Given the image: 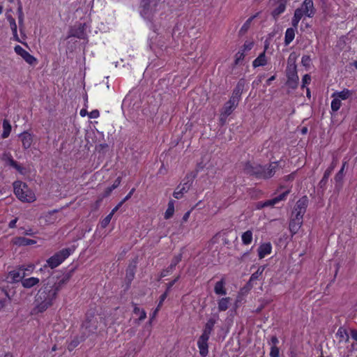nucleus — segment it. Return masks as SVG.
Wrapping results in <instances>:
<instances>
[{
	"mask_svg": "<svg viewBox=\"0 0 357 357\" xmlns=\"http://www.w3.org/2000/svg\"><path fill=\"white\" fill-rule=\"evenodd\" d=\"M66 280L55 277H49L43 281L42 287L34 297L33 314L43 313L52 307L56 301L59 291Z\"/></svg>",
	"mask_w": 357,
	"mask_h": 357,
	"instance_id": "1",
	"label": "nucleus"
},
{
	"mask_svg": "<svg viewBox=\"0 0 357 357\" xmlns=\"http://www.w3.org/2000/svg\"><path fill=\"white\" fill-rule=\"evenodd\" d=\"M278 165L276 162H272L266 165L258 164L246 163L244 170L246 174L255 176L257 178L268 179L273 176Z\"/></svg>",
	"mask_w": 357,
	"mask_h": 357,
	"instance_id": "2",
	"label": "nucleus"
},
{
	"mask_svg": "<svg viewBox=\"0 0 357 357\" xmlns=\"http://www.w3.org/2000/svg\"><path fill=\"white\" fill-rule=\"evenodd\" d=\"M241 94L239 89L234 90L229 100L224 105L220 114V121L222 124L225 123L227 117L231 114L238 106Z\"/></svg>",
	"mask_w": 357,
	"mask_h": 357,
	"instance_id": "3",
	"label": "nucleus"
},
{
	"mask_svg": "<svg viewBox=\"0 0 357 357\" xmlns=\"http://www.w3.org/2000/svg\"><path fill=\"white\" fill-rule=\"evenodd\" d=\"M13 188L15 195L22 202H33L36 200L35 194L29 189L26 183L17 181L14 182Z\"/></svg>",
	"mask_w": 357,
	"mask_h": 357,
	"instance_id": "4",
	"label": "nucleus"
},
{
	"mask_svg": "<svg viewBox=\"0 0 357 357\" xmlns=\"http://www.w3.org/2000/svg\"><path fill=\"white\" fill-rule=\"evenodd\" d=\"M287 84L294 89L297 86L298 82V76L297 75L296 58L291 54L288 59L287 68Z\"/></svg>",
	"mask_w": 357,
	"mask_h": 357,
	"instance_id": "5",
	"label": "nucleus"
},
{
	"mask_svg": "<svg viewBox=\"0 0 357 357\" xmlns=\"http://www.w3.org/2000/svg\"><path fill=\"white\" fill-rule=\"evenodd\" d=\"M71 254L70 248H65L54 254L47 260V264L51 268H54L60 265Z\"/></svg>",
	"mask_w": 357,
	"mask_h": 357,
	"instance_id": "6",
	"label": "nucleus"
},
{
	"mask_svg": "<svg viewBox=\"0 0 357 357\" xmlns=\"http://www.w3.org/2000/svg\"><path fill=\"white\" fill-rule=\"evenodd\" d=\"M308 200L306 197L298 199L294 208L291 217L298 220H303L304 214L306 212Z\"/></svg>",
	"mask_w": 357,
	"mask_h": 357,
	"instance_id": "7",
	"label": "nucleus"
},
{
	"mask_svg": "<svg viewBox=\"0 0 357 357\" xmlns=\"http://www.w3.org/2000/svg\"><path fill=\"white\" fill-rule=\"evenodd\" d=\"M183 181V183L179 185L173 193L174 197L177 199H181L183 195L190 190L193 181V177L187 176Z\"/></svg>",
	"mask_w": 357,
	"mask_h": 357,
	"instance_id": "8",
	"label": "nucleus"
},
{
	"mask_svg": "<svg viewBox=\"0 0 357 357\" xmlns=\"http://www.w3.org/2000/svg\"><path fill=\"white\" fill-rule=\"evenodd\" d=\"M289 191L287 190L284 192L283 193L280 194V195L271 199H268L264 202H259L256 204V208L257 209H261L264 207H269V206H273L276 204L279 203L281 201H283L286 199L287 195L289 194Z\"/></svg>",
	"mask_w": 357,
	"mask_h": 357,
	"instance_id": "9",
	"label": "nucleus"
},
{
	"mask_svg": "<svg viewBox=\"0 0 357 357\" xmlns=\"http://www.w3.org/2000/svg\"><path fill=\"white\" fill-rule=\"evenodd\" d=\"M15 52L20 56L28 64L36 65L38 62L37 59L33 55L30 54L26 50L22 48L20 45H15L14 47Z\"/></svg>",
	"mask_w": 357,
	"mask_h": 357,
	"instance_id": "10",
	"label": "nucleus"
},
{
	"mask_svg": "<svg viewBox=\"0 0 357 357\" xmlns=\"http://www.w3.org/2000/svg\"><path fill=\"white\" fill-rule=\"evenodd\" d=\"M208 336H206V335L202 334V335L199 337L197 341V346L199 350V354L202 357H206L208 354Z\"/></svg>",
	"mask_w": 357,
	"mask_h": 357,
	"instance_id": "11",
	"label": "nucleus"
},
{
	"mask_svg": "<svg viewBox=\"0 0 357 357\" xmlns=\"http://www.w3.org/2000/svg\"><path fill=\"white\" fill-rule=\"evenodd\" d=\"M305 14V16L312 17L315 13V9L312 0H305L299 8Z\"/></svg>",
	"mask_w": 357,
	"mask_h": 357,
	"instance_id": "12",
	"label": "nucleus"
},
{
	"mask_svg": "<svg viewBox=\"0 0 357 357\" xmlns=\"http://www.w3.org/2000/svg\"><path fill=\"white\" fill-rule=\"evenodd\" d=\"M11 243L15 245L20 247L36 244V241L22 236H16L12 239Z\"/></svg>",
	"mask_w": 357,
	"mask_h": 357,
	"instance_id": "13",
	"label": "nucleus"
},
{
	"mask_svg": "<svg viewBox=\"0 0 357 357\" xmlns=\"http://www.w3.org/2000/svg\"><path fill=\"white\" fill-rule=\"evenodd\" d=\"M20 138L24 149L30 148L33 142V135L29 132L21 133Z\"/></svg>",
	"mask_w": 357,
	"mask_h": 357,
	"instance_id": "14",
	"label": "nucleus"
},
{
	"mask_svg": "<svg viewBox=\"0 0 357 357\" xmlns=\"http://www.w3.org/2000/svg\"><path fill=\"white\" fill-rule=\"evenodd\" d=\"M268 48V45L265 46L264 50L253 61L252 66L257 68L260 66H264L267 64V58L266 56V51Z\"/></svg>",
	"mask_w": 357,
	"mask_h": 357,
	"instance_id": "15",
	"label": "nucleus"
},
{
	"mask_svg": "<svg viewBox=\"0 0 357 357\" xmlns=\"http://www.w3.org/2000/svg\"><path fill=\"white\" fill-rule=\"evenodd\" d=\"M354 94V92L348 89H344L340 91H335L332 93L331 97H337L341 101L346 100L350 98Z\"/></svg>",
	"mask_w": 357,
	"mask_h": 357,
	"instance_id": "16",
	"label": "nucleus"
},
{
	"mask_svg": "<svg viewBox=\"0 0 357 357\" xmlns=\"http://www.w3.org/2000/svg\"><path fill=\"white\" fill-rule=\"evenodd\" d=\"M57 210H53L48 211L45 213H44L40 218L43 219L45 220V222L47 225H52L54 224L57 220V217L56 215V213L57 212Z\"/></svg>",
	"mask_w": 357,
	"mask_h": 357,
	"instance_id": "17",
	"label": "nucleus"
},
{
	"mask_svg": "<svg viewBox=\"0 0 357 357\" xmlns=\"http://www.w3.org/2000/svg\"><path fill=\"white\" fill-rule=\"evenodd\" d=\"M6 18L8 22H9L10 27L12 30L13 39L17 42L21 43V40L17 34V26L15 19L10 15H7Z\"/></svg>",
	"mask_w": 357,
	"mask_h": 357,
	"instance_id": "18",
	"label": "nucleus"
},
{
	"mask_svg": "<svg viewBox=\"0 0 357 357\" xmlns=\"http://www.w3.org/2000/svg\"><path fill=\"white\" fill-rule=\"evenodd\" d=\"M272 246L270 243H263L258 248V255L259 259H263L266 255L271 254Z\"/></svg>",
	"mask_w": 357,
	"mask_h": 357,
	"instance_id": "19",
	"label": "nucleus"
},
{
	"mask_svg": "<svg viewBox=\"0 0 357 357\" xmlns=\"http://www.w3.org/2000/svg\"><path fill=\"white\" fill-rule=\"evenodd\" d=\"M303 225V220H298L291 217L289 221V230L292 235L296 234Z\"/></svg>",
	"mask_w": 357,
	"mask_h": 357,
	"instance_id": "20",
	"label": "nucleus"
},
{
	"mask_svg": "<svg viewBox=\"0 0 357 357\" xmlns=\"http://www.w3.org/2000/svg\"><path fill=\"white\" fill-rule=\"evenodd\" d=\"M82 327L88 329L89 333H93L96 331L98 328V322L96 320H94L93 318L89 319V317L86 319V321L83 323Z\"/></svg>",
	"mask_w": 357,
	"mask_h": 357,
	"instance_id": "21",
	"label": "nucleus"
},
{
	"mask_svg": "<svg viewBox=\"0 0 357 357\" xmlns=\"http://www.w3.org/2000/svg\"><path fill=\"white\" fill-rule=\"evenodd\" d=\"M225 281L222 278L220 281L217 282L214 287V291L217 295L225 296L227 294V290L225 289Z\"/></svg>",
	"mask_w": 357,
	"mask_h": 357,
	"instance_id": "22",
	"label": "nucleus"
},
{
	"mask_svg": "<svg viewBox=\"0 0 357 357\" xmlns=\"http://www.w3.org/2000/svg\"><path fill=\"white\" fill-rule=\"evenodd\" d=\"M40 282V280L38 278L31 277L29 278H24L22 280V285L26 289H30Z\"/></svg>",
	"mask_w": 357,
	"mask_h": 357,
	"instance_id": "23",
	"label": "nucleus"
},
{
	"mask_svg": "<svg viewBox=\"0 0 357 357\" xmlns=\"http://www.w3.org/2000/svg\"><path fill=\"white\" fill-rule=\"evenodd\" d=\"M231 299L229 297H225L218 300V308L220 312L226 311L230 304Z\"/></svg>",
	"mask_w": 357,
	"mask_h": 357,
	"instance_id": "24",
	"label": "nucleus"
},
{
	"mask_svg": "<svg viewBox=\"0 0 357 357\" xmlns=\"http://www.w3.org/2000/svg\"><path fill=\"white\" fill-rule=\"evenodd\" d=\"M286 9V1L281 0L280 2L276 6V7L272 11V15L275 19H277L278 16L284 12Z\"/></svg>",
	"mask_w": 357,
	"mask_h": 357,
	"instance_id": "25",
	"label": "nucleus"
},
{
	"mask_svg": "<svg viewBox=\"0 0 357 357\" xmlns=\"http://www.w3.org/2000/svg\"><path fill=\"white\" fill-rule=\"evenodd\" d=\"M296 29H297V27L293 26L291 28H288L286 30L285 36H284V43L286 45H288L289 44H290L294 39L295 32H296Z\"/></svg>",
	"mask_w": 357,
	"mask_h": 357,
	"instance_id": "26",
	"label": "nucleus"
},
{
	"mask_svg": "<svg viewBox=\"0 0 357 357\" xmlns=\"http://www.w3.org/2000/svg\"><path fill=\"white\" fill-rule=\"evenodd\" d=\"M9 276L12 279V280L15 282L21 281L26 276V273H22V271L20 270H14L9 273Z\"/></svg>",
	"mask_w": 357,
	"mask_h": 357,
	"instance_id": "27",
	"label": "nucleus"
},
{
	"mask_svg": "<svg viewBox=\"0 0 357 357\" xmlns=\"http://www.w3.org/2000/svg\"><path fill=\"white\" fill-rule=\"evenodd\" d=\"M336 164H337L336 160H333L332 162L331 166L325 171L324 176L320 181L321 185H324L326 183L327 180L329 178L330 175L331 174L332 172L333 171V169L335 168Z\"/></svg>",
	"mask_w": 357,
	"mask_h": 357,
	"instance_id": "28",
	"label": "nucleus"
},
{
	"mask_svg": "<svg viewBox=\"0 0 357 357\" xmlns=\"http://www.w3.org/2000/svg\"><path fill=\"white\" fill-rule=\"evenodd\" d=\"M215 323H216V319H215V318L209 319L205 325V328L204 329L202 335H206V336L210 337V334L212 332Z\"/></svg>",
	"mask_w": 357,
	"mask_h": 357,
	"instance_id": "29",
	"label": "nucleus"
},
{
	"mask_svg": "<svg viewBox=\"0 0 357 357\" xmlns=\"http://www.w3.org/2000/svg\"><path fill=\"white\" fill-rule=\"evenodd\" d=\"M305 14L299 9L296 8L294 11V17L291 20V24L294 27H298V23Z\"/></svg>",
	"mask_w": 357,
	"mask_h": 357,
	"instance_id": "30",
	"label": "nucleus"
},
{
	"mask_svg": "<svg viewBox=\"0 0 357 357\" xmlns=\"http://www.w3.org/2000/svg\"><path fill=\"white\" fill-rule=\"evenodd\" d=\"M132 306H133L134 314L139 315L138 320L139 321L144 320L146 318V312H145V310L138 307L137 304H135V303H132Z\"/></svg>",
	"mask_w": 357,
	"mask_h": 357,
	"instance_id": "31",
	"label": "nucleus"
},
{
	"mask_svg": "<svg viewBox=\"0 0 357 357\" xmlns=\"http://www.w3.org/2000/svg\"><path fill=\"white\" fill-rule=\"evenodd\" d=\"M141 6L144 9V13L146 14L149 9L151 8L152 6H156V1L155 0H142Z\"/></svg>",
	"mask_w": 357,
	"mask_h": 357,
	"instance_id": "32",
	"label": "nucleus"
},
{
	"mask_svg": "<svg viewBox=\"0 0 357 357\" xmlns=\"http://www.w3.org/2000/svg\"><path fill=\"white\" fill-rule=\"evenodd\" d=\"M174 213V201L171 199L168 203L167 208L165 213V218L166 220L172 217Z\"/></svg>",
	"mask_w": 357,
	"mask_h": 357,
	"instance_id": "33",
	"label": "nucleus"
},
{
	"mask_svg": "<svg viewBox=\"0 0 357 357\" xmlns=\"http://www.w3.org/2000/svg\"><path fill=\"white\" fill-rule=\"evenodd\" d=\"M243 244L250 245L252 241V232L251 230H248L243 233L241 236Z\"/></svg>",
	"mask_w": 357,
	"mask_h": 357,
	"instance_id": "34",
	"label": "nucleus"
},
{
	"mask_svg": "<svg viewBox=\"0 0 357 357\" xmlns=\"http://www.w3.org/2000/svg\"><path fill=\"white\" fill-rule=\"evenodd\" d=\"M3 133H2V137L6 138L9 136L10 131H11V126L8 121L4 120L3 121Z\"/></svg>",
	"mask_w": 357,
	"mask_h": 357,
	"instance_id": "35",
	"label": "nucleus"
},
{
	"mask_svg": "<svg viewBox=\"0 0 357 357\" xmlns=\"http://www.w3.org/2000/svg\"><path fill=\"white\" fill-rule=\"evenodd\" d=\"M181 258H182L181 254H179L178 255L175 256L173 258V259H172V261L171 262V264L167 268V271H171L172 272L175 268L176 266L181 261Z\"/></svg>",
	"mask_w": 357,
	"mask_h": 357,
	"instance_id": "36",
	"label": "nucleus"
},
{
	"mask_svg": "<svg viewBox=\"0 0 357 357\" xmlns=\"http://www.w3.org/2000/svg\"><path fill=\"white\" fill-rule=\"evenodd\" d=\"M333 98L331 101V109L333 112H337L340 109L342 106V101L337 97H331Z\"/></svg>",
	"mask_w": 357,
	"mask_h": 357,
	"instance_id": "37",
	"label": "nucleus"
},
{
	"mask_svg": "<svg viewBox=\"0 0 357 357\" xmlns=\"http://www.w3.org/2000/svg\"><path fill=\"white\" fill-rule=\"evenodd\" d=\"M17 14H18V22L20 27V31L22 30L24 26V13L22 11V6L21 4L19 5L17 8Z\"/></svg>",
	"mask_w": 357,
	"mask_h": 357,
	"instance_id": "38",
	"label": "nucleus"
},
{
	"mask_svg": "<svg viewBox=\"0 0 357 357\" xmlns=\"http://www.w3.org/2000/svg\"><path fill=\"white\" fill-rule=\"evenodd\" d=\"M346 162H344L342 165V167H341L340 170L338 172V173L335 176V180L337 183V184L341 185V183L343 179L344 176V169L345 167Z\"/></svg>",
	"mask_w": 357,
	"mask_h": 357,
	"instance_id": "39",
	"label": "nucleus"
},
{
	"mask_svg": "<svg viewBox=\"0 0 357 357\" xmlns=\"http://www.w3.org/2000/svg\"><path fill=\"white\" fill-rule=\"evenodd\" d=\"M8 162L10 166L16 169L21 174H24L25 173V169L22 167L17 162L14 161L13 159L8 158Z\"/></svg>",
	"mask_w": 357,
	"mask_h": 357,
	"instance_id": "40",
	"label": "nucleus"
},
{
	"mask_svg": "<svg viewBox=\"0 0 357 357\" xmlns=\"http://www.w3.org/2000/svg\"><path fill=\"white\" fill-rule=\"evenodd\" d=\"M254 46V42L252 40H246L242 46L241 50L244 53L249 52L252 49Z\"/></svg>",
	"mask_w": 357,
	"mask_h": 357,
	"instance_id": "41",
	"label": "nucleus"
},
{
	"mask_svg": "<svg viewBox=\"0 0 357 357\" xmlns=\"http://www.w3.org/2000/svg\"><path fill=\"white\" fill-rule=\"evenodd\" d=\"M112 213H109L101 222L100 225L102 228H105L110 222L112 218Z\"/></svg>",
	"mask_w": 357,
	"mask_h": 357,
	"instance_id": "42",
	"label": "nucleus"
},
{
	"mask_svg": "<svg viewBox=\"0 0 357 357\" xmlns=\"http://www.w3.org/2000/svg\"><path fill=\"white\" fill-rule=\"evenodd\" d=\"M245 53L239 50L235 55V64H238L240 61H243L245 56Z\"/></svg>",
	"mask_w": 357,
	"mask_h": 357,
	"instance_id": "43",
	"label": "nucleus"
},
{
	"mask_svg": "<svg viewBox=\"0 0 357 357\" xmlns=\"http://www.w3.org/2000/svg\"><path fill=\"white\" fill-rule=\"evenodd\" d=\"M135 266H129L126 271V278L129 280H132L135 275Z\"/></svg>",
	"mask_w": 357,
	"mask_h": 357,
	"instance_id": "44",
	"label": "nucleus"
},
{
	"mask_svg": "<svg viewBox=\"0 0 357 357\" xmlns=\"http://www.w3.org/2000/svg\"><path fill=\"white\" fill-rule=\"evenodd\" d=\"M270 356L271 357H279L280 356V349L277 346H272L271 347Z\"/></svg>",
	"mask_w": 357,
	"mask_h": 357,
	"instance_id": "45",
	"label": "nucleus"
},
{
	"mask_svg": "<svg viewBox=\"0 0 357 357\" xmlns=\"http://www.w3.org/2000/svg\"><path fill=\"white\" fill-rule=\"evenodd\" d=\"M264 269L263 267H259L257 271L251 275L250 280L252 281L257 280L262 274Z\"/></svg>",
	"mask_w": 357,
	"mask_h": 357,
	"instance_id": "46",
	"label": "nucleus"
},
{
	"mask_svg": "<svg viewBox=\"0 0 357 357\" xmlns=\"http://www.w3.org/2000/svg\"><path fill=\"white\" fill-rule=\"evenodd\" d=\"M337 335H339L342 340H344L345 341H347L349 339V336L347 332L342 328H340L337 331Z\"/></svg>",
	"mask_w": 357,
	"mask_h": 357,
	"instance_id": "47",
	"label": "nucleus"
},
{
	"mask_svg": "<svg viewBox=\"0 0 357 357\" xmlns=\"http://www.w3.org/2000/svg\"><path fill=\"white\" fill-rule=\"evenodd\" d=\"M311 81V77L309 75L306 74L303 76L302 79V87H305L307 84H310Z\"/></svg>",
	"mask_w": 357,
	"mask_h": 357,
	"instance_id": "48",
	"label": "nucleus"
},
{
	"mask_svg": "<svg viewBox=\"0 0 357 357\" xmlns=\"http://www.w3.org/2000/svg\"><path fill=\"white\" fill-rule=\"evenodd\" d=\"M79 342L77 340H72L68 346V349L69 351H73L79 344Z\"/></svg>",
	"mask_w": 357,
	"mask_h": 357,
	"instance_id": "49",
	"label": "nucleus"
},
{
	"mask_svg": "<svg viewBox=\"0 0 357 357\" xmlns=\"http://www.w3.org/2000/svg\"><path fill=\"white\" fill-rule=\"evenodd\" d=\"M90 119H97L100 116V112L98 109H94L88 114Z\"/></svg>",
	"mask_w": 357,
	"mask_h": 357,
	"instance_id": "50",
	"label": "nucleus"
},
{
	"mask_svg": "<svg viewBox=\"0 0 357 357\" xmlns=\"http://www.w3.org/2000/svg\"><path fill=\"white\" fill-rule=\"evenodd\" d=\"M168 295V292L167 291H166L165 293H163L160 297V301H159V303L158 305V307H161L164 301L166 299L167 296Z\"/></svg>",
	"mask_w": 357,
	"mask_h": 357,
	"instance_id": "51",
	"label": "nucleus"
},
{
	"mask_svg": "<svg viewBox=\"0 0 357 357\" xmlns=\"http://www.w3.org/2000/svg\"><path fill=\"white\" fill-rule=\"evenodd\" d=\"M34 268V265L31 264L27 268H25L24 266H21L20 270L22 271V273H25L26 271L32 272Z\"/></svg>",
	"mask_w": 357,
	"mask_h": 357,
	"instance_id": "52",
	"label": "nucleus"
},
{
	"mask_svg": "<svg viewBox=\"0 0 357 357\" xmlns=\"http://www.w3.org/2000/svg\"><path fill=\"white\" fill-rule=\"evenodd\" d=\"M178 279H179V276H177L174 280H172V282H170L169 283L167 284V288L166 290V291H167V292L169 291L170 289L172 287V286L174 284V283L178 281Z\"/></svg>",
	"mask_w": 357,
	"mask_h": 357,
	"instance_id": "53",
	"label": "nucleus"
},
{
	"mask_svg": "<svg viewBox=\"0 0 357 357\" xmlns=\"http://www.w3.org/2000/svg\"><path fill=\"white\" fill-rule=\"evenodd\" d=\"M310 56H304L302 57V63L304 65V66H307L310 63Z\"/></svg>",
	"mask_w": 357,
	"mask_h": 357,
	"instance_id": "54",
	"label": "nucleus"
},
{
	"mask_svg": "<svg viewBox=\"0 0 357 357\" xmlns=\"http://www.w3.org/2000/svg\"><path fill=\"white\" fill-rule=\"evenodd\" d=\"M135 190V188L131 189V190L129 192V193L123 199L122 202H125L127 200H128L131 197L132 194L134 193Z\"/></svg>",
	"mask_w": 357,
	"mask_h": 357,
	"instance_id": "55",
	"label": "nucleus"
},
{
	"mask_svg": "<svg viewBox=\"0 0 357 357\" xmlns=\"http://www.w3.org/2000/svg\"><path fill=\"white\" fill-rule=\"evenodd\" d=\"M124 202H123L122 201H121L118 204L117 206H116L110 213H112V215H114V214L115 213V212H116L118 211V209L122 206V204H123Z\"/></svg>",
	"mask_w": 357,
	"mask_h": 357,
	"instance_id": "56",
	"label": "nucleus"
},
{
	"mask_svg": "<svg viewBox=\"0 0 357 357\" xmlns=\"http://www.w3.org/2000/svg\"><path fill=\"white\" fill-rule=\"evenodd\" d=\"M271 341V343L273 344V346H276L279 342V340L276 336H272Z\"/></svg>",
	"mask_w": 357,
	"mask_h": 357,
	"instance_id": "57",
	"label": "nucleus"
},
{
	"mask_svg": "<svg viewBox=\"0 0 357 357\" xmlns=\"http://www.w3.org/2000/svg\"><path fill=\"white\" fill-rule=\"evenodd\" d=\"M121 178L120 176H119L114 182V183L112 184L114 185V187H115L116 188L120 185L121 183Z\"/></svg>",
	"mask_w": 357,
	"mask_h": 357,
	"instance_id": "58",
	"label": "nucleus"
},
{
	"mask_svg": "<svg viewBox=\"0 0 357 357\" xmlns=\"http://www.w3.org/2000/svg\"><path fill=\"white\" fill-rule=\"evenodd\" d=\"M17 221V218H15V219H14V220H12L9 222V227H10V228H13V227H15V224H16Z\"/></svg>",
	"mask_w": 357,
	"mask_h": 357,
	"instance_id": "59",
	"label": "nucleus"
},
{
	"mask_svg": "<svg viewBox=\"0 0 357 357\" xmlns=\"http://www.w3.org/2000/svg\"><path fill=\"white\" fill-rule=\"evenodd\" d=\"M24 234L27 236H32L34 234V232L33 231V230L31 229H29L26 230Z\"/></svg>",
	"mask_w": 357,
	"mask_h": 357,
	"instance_id": "60",
	"label": "nucleus"
},
{
	"mask_svg": "<svg viewBox=\"0 0 357 357\" xmlns=\"http://www.w3.org/2000/svg\"><path fill=\"white\" fill-rule=\"evenodd\" d=\"M160 307H158V306L156 307V309L154 310V312H153L151 317V319H153L154 317L156 316L158 312L159 311Z\"/></svg>",
	"mask_w": 357,
	"mask_h": 357,
	"instance_id": "61",
	"label": "nucleus"
},
{
	"mask_svg": "<svg viewBox=\"0 0 357 357\" xmlns=\"http://www.w3.org/2000/svg\"><path fill=\"white\" fill-rule=\"evenodd\" d=\"M351 337L357 341V331H351Z\"/></svg>",
	"mask_w": 357,
	"mask_h": 357,
	"instance_id": "62",
	"label": "nucleus"
},
{
	"mask_svg": "<svg viewBox=\"0 0 357 357\" xmlns=\"http://www.w3.org/2000/svg\"><path fill=\"white\" fill-rule=\"evenodd\" d=\"M79 114H80V115H81L82 116H83V117H84V116H85L86 115H88V114H89V113H88V112L86 111V109H81V110H80Z\"/></svg>",
	"mask_w": 357,
	"mask_h": 357,
	"instance_id": "63",
	"label": "nucleus"
},
{
	"mask_svg": "<svg viewBox=\"0 0 357 357\" xmlns=\"http://www.w3.org/2000/svg\"><path fill=\"white\" fill-rule=\"evenodd\" d=\"M190 211H188V212H186V213L184 214V215H183V221H187V220H188V218H189V216H190Z\"/></svg>",
	"mask_w": 357,
	"mask_h": 357,
	"instance_id": "64",
	"label": "nucleus"
}]
</instances>
